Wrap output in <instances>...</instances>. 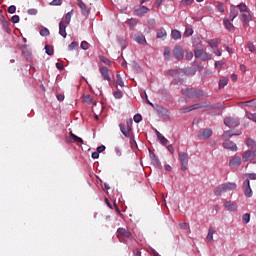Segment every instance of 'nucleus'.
<instances>
[{
	"label": "nucleus",
	"mask_w": 256,
	"mask_h": 256,
	"mask_svg": "<svg viewBox=\"0 0 256 256\" xmlns=\"http://www.w3.org/2000/svg\"><path fill=\"white\" fill-rule=\"evenodd\" d=\"M182 95L188 97L189 99H201L205 93L201 89L197 88H183L181 90Z\"/></svg>",
	"instance_id": "f257e3e1"
},
{
	"label": "nucleus",
	"mask_w": 256,
	"mask_h": 256,
	"mask_svg": "<svg viewBox=\"0 0 256 256\" xmlns=\"http://www.w3.org/2000/svg\"><path fill=\"white\" fill-rule=\"evenodd\" d=\"M168 75H170L171 77H174V79L172 80V84L173 85H183V75H185V72L183 71V69L178 68V69H171L168 70L167 72Z\"/></svg>",
	"instance_id": "f03ea898"
},
{
	"label": "nucleus",
	"mask_w": 256,
	"mask_h": 256,
	"mask_svg": "<svg viewBox=\"0 0 256 256\" xmlns=\"http://www.w3.org/2000/svg\"><path fill=\"white\" fill-rule=\"evenodd\" d=\"M121 237L131 239L133 237V234L131 233V231H129V229L120 227L117 229V239H119L120 243H125V240H123V238Z\"/></svg>",
	"instance_id": "7ed1b4c3"
},
{
	"label": "nucleus",
	"mask_w": 256,
	"mask_h": 256,
	"mask_svg": "<svg viewBox=\"0 0 256 256\" xmlns=\"http://www.w3.org/2000/svg\"><path fill=\"white\" fill-rule=\"evenodd\" d=\"M224 125L229 127L230 129H235V127H239L241 125V121L238 117H226L224 118Z\"/></svg>",
	"instance_id": "20e7f679"
},
{
	"label": "nucleus",
	"mask_w": 256,
	"mask_h": 256,
	"mask_svg": "<svg viewBox=\"0 0 256 256\" xmlns=\"http://www.w3.org/2000/svg\"><path fill=\"white\" fill-rule=\"evenodd\" d=\"M203 48H197L194 50V57L196 59H201L202 61H209L211 59V54L204 52Z\"/></svg>",
	"instance_id": "39448f33"
},
{
	"label": "nucleus",
	"mask_w": 256,
	"mask_h": 256,
	"mask_svg": "<svg viewBox=\"0 0 256 256\" xmlns=\"http://www.w3.org/2000/svg\"><path fill=\"white\" fill-rule=\"evenodd\" d=\"M256 150H247L242 154V159L244 162L250 161V163H256Z\"/></svg>",
	"instance_id": "423d86ee"
},
{
	"label": "nucleus",
	"mask_w": 256,
	"mask_h": 256,
	"mask_svg": "<svg viewBox=\"0 0 256 256\" xmlns=\"http://www.w3.org/2000/svg\"><path fill=\"white\" fill-rule=\"evenodd\" d=\"M178 157L181 163V171H185L189 165V154L185 152H179Z\"/></svg>",
	"instance_id": "0eeeda50"
},
{
	"label": "nucleus",
	"mask_w": 256,
	"mask_h": 256,
	"mask_svg": "<svg viewBox=\"0 0 256 256\" xmlns=\"http://www.w3.org/2000/svg\"><path fill=\"white\" fill-rule=\"evenodd\" d=\"M151 107L155 109L159 117H169V110L159 104H151Z\"/></svg>",
	"instance_id": "6e6552de"
},
{
	"label": "nucleus",
	"mask_w": 256,
	"mask_h": 256,
	"mask_svg": "<svg viewBox=\"0 0 256 256\" xmlns=\"http://www.w3.org/2000/svg\"><path fill=\"white\" fill-rule=\"evenodd\" d=\"M173 55L177 61L183 60V57H185V52L183 51V47L176 45L173 49Z\"/></svg>",
	"instance_id": "1a4fd4ad"
},
{
	"label": "nucleus",
	"mask_w": 256,
	"mask_h": 256,
	"mask_svg": "<svg viewBox=\"0 0 256 256\" xmlns=\"http://www.w3.org/2000/svg\"><path fill=\"white\" fill-rule=\"evenodd\" d=\"M149 155H150L152 165H154V167H157V169H163V165H161V161L159 160V157H157V155L154 154V152L151 151V149H149Z\"/></svg>",
	"instance_id": "9d476101"
},
{
	"label": "nucleus",
	"mask_w": 256,
	"mask_h": 256,
	"mask_svg": "<svg viewBox=\"0 0 256 256\" xmlns=\"http://www.w3.org/2000/svg\"><path fill=\"white\" fill-rule=\"evenodd\" d=\"M243 189L245 197H253V190L251 189V182L249 181V179H246L243 182Z\"/></svg>",
	"instance_id": "9b49d317"
},
{
	"label": "nucleus",
	"mask_w": 256,
	"mask_h": 256,
	"mask_svg": "<svg viewBox=\"0 0 256 256\" xmlns=\"http://www.w3.org/2000/svg\"><path fill=\"white\" fill-rule=\"evenodd\" d=\"M251 14L249 12H244L240 15V21L243 23V27L247 29L249 27V22L252 21Z\"/></svg>",
	"instance_id": "f8f14e48"
},
{
	"label": "nucleus",
	"mask_w": 256,
	"mask_h": 256,
	"mask_svg": "<svg viewBox=\"0 0 256 256\" xmlns=\"http://www.w3.org/2000/svg\"><path fill=\"white\" fill-rule=\"evenodd\" d=\"M149 13V7L141 6V7H134V15L136 17H143V15H147Z\"/></svg>",
	"instance_id": "ddd939ff"
},
{
	"label": "nucleus",
	"mask_w": 256,
	"mask_h": 256,
	"mask_svg": "<svg viewBox=\"0 0 256 256\" xmlns=\"http://www.w3.org/2000/svg\"><path fill=\"white\" fill-rule=\"evenodd\" d=\"M99 71L103 81H111V76L109 75V68H107V66L99 65Z\"/></svg>",
	"instance_id": "4468645a"
},
{
	"label": "nucleus",
	"mask_w": 256,
	"mask_h": 256,
	"mask_svg": "<svg viewBox=\"0 0 256 256\" xmlns=\"http://www.w3.org/2000/svg\"><path fill=\"white\" fill-rule=\"evenodd\" d=\"M78 1V7L81 9L82 15L87 17L91 13V8L87 7V4L83 2V0H77Z\"/></svg>",
	"instance_id": "2eb2a0df"
},
{
	"label": "nucleus",
	"mask_w": 256,
	"mask_h": 256,
	"mask_svg": "<svg viewBox=\"0 0 256 256\" xmlns=\"http://www.w3.org/2000/svg\"><path fill=\"white\" fill-rule=\"evenodd\" d=\"M119 129L124 137L129 138L133 135V130H130L124 123L119 124Z\"/></svg>",
	"instance_id": "dca6fc26"
},
{
	"label": "nucleus",
	"mask_w": 256,
	"mask_h": 256,
	"mask_svg": "<svg viewBox=\"0 0 256 256\" xmlns=\"http://www.w3.org/2000/svg\"><path fill=\"white\" fill-rule=\"evenodd\" d=\"M21 51H22V55L25 57L26 61H30L31 55H32L31 48H29L28 45H22Z\"/></svg>",
	"instance_id": "f3484780"
},
{
	"label": "nucleus",
	"mask_w": 256,
	"mask_h": 256,
	"mask_svg": "<svg viewBox=\"0 0 256 256\" xmlns=\"http://www.w3.org/2000/svg\"><path fill=\"white\" fill-rule=\"evenodd\" d=\"M232 22L233 21H231L228 18L223 19L225 29H227V31H229L230 33H235V26L233 25Z\"/></svg>",
	"instance_id": "a211bd4d"
},
{
	"label": "nucleus",
	"mask_w": 256,
	"mask_h": 256,
	"mask_svg": "<svg viewBox=\"0 0 256 256\" xmlns=\"http://www.w3.org/2000/svg\"><path fill=\"white\" fill-rule=\"evenodd\" d=\"M67 25L65 21H60L59 23V35L64 39L67 38Z\"/></svg>",
	"instance_id": "6ab92c4d"
},
{
	"label": "nucleus",
	"mask_w": 256,
	"mask_h": 256,
	"mask_svg": "<svg viewBox=\"0 0 256 256\" xmlns=\"http://www.w3.org/2000/svg\"><path fill=\"white\" fill-rule=\"evenodd\" d=\"M213 135V130L211 129H204L198 133L199 139H209Z\"/></svg>",
	"instance_id": "aec40b11"
},
{
	"label": "nucleus",
	"mask_w": 256,
	"mask_h": 256,
	"mask_svg": "<svg viewBox=\"0 0 256 256\" xmlns=\"http://www.w3.org/2000/svg\"><path fill=\"white\" fill-rule=\"evenodd\" d=\"M222 193H227V188L225 187V183L218 185L214 189V195H216V197H221Z\"/></svg>",
	"instance_id": "412c9836"
},
{
	"label": "nucleus",
	"mask_w": 256,
	"mask_h": 256,
	"mask_svg": "<svg viewBox=\"0 0 256 256\" xmlns=\"http://www.w3.org/2000/svg\"><path fill=\"white\" fill-rule=\"evenodd\" d=\"M222 147L224 149H228L230 151H237V144H235V142L233 141H226L222 144Z\"/></svg>",
	"instance_id": "4be33fe9"
},
{
	"label": "nucleus",
	"mask_w": 256,
	"mask_h": 256,
	"mask_svg": "<svg viewBox=\"0 0 256 256\" xmlns=\"http://www.w3.org/2000/svg\"><path fill=\"white\" fill-rule=\"evenodd\" d=\"M229 165L232 169H237V167L241 166V158L239 156L232 158L229 162Z\"/></svg>",
	"instance_id": "5701e85b"
},
{
	"label": "nucleus",
	"mask_w": 256,
	"mask_h": 256,
	"mask_svg": "<svg viewBox=\"0 0 256 256\" xmlns=\"http://www.w3.org/2000/svg\"><path fill=\"white\" fill-rule=\"evenodd\" d=\"M0 23L2 25V29H4V31H6V33H10L11 32V28H9V22H7V19H5L4 15H2L0 17Z\"/></svg>",
	"instance_id": "b1692460"
},
{
	"label": "nucleus",
	"mask_w": 256,
	"mask_h": 256,
	"mask_svg": "<svg viewBox=\"0 0 256 256\" xmlns=\"http://www.w3.org/2000/svg\"><path fill=\"white\" fill-rule=\"evenodd\" d=\"M238 15H239V10L237 9V7L232 6V7L230 8V16H229V19H230L231 21H235V19H237Z\"/></svg>",
	"instance_id": "393cba45"
},
{
	"label": "nucleus",
	"mask_w": 256,
	"mask_h": 256,
	"mask_svg": "<svg viewBox=\"0 0 256 256\" xmlns=\"http://www.w3.org/2000/svg\"><path fill=\"white\" fill-rule=\"evenodd\" d=\"M156 136L158 141H160V143H162V145H167V143H169V140L167 138H165V136H163V134H161V132H159L158 130H155Z\"/></svg>",
	"instance_id": "a878e982"
},
{
	"label": "nucleus",
	"mask_w": 256,
	"mask_h": 256,
	"mask_svg": "<svg viewBox=\"0 0 256 256\" xmlns=\"http://www.w3.org/2000/svg\"><path fill=\"white\" fill-rule=\"evenodd\" d=\"M136 43H139V45H147V39H145V35L138 34L135 36Z\"/></svg>",
	"instance_id": "bb28decb"
},
{
	"label": "nucleus",
	"mask_w": 256,
	"mask_h": 256,
	"mask_svg": "<svg viewBox=\"0 0 256 256\" xmlns=\"http://www.w3.org/2000/svg\"><path fill=\"white\" fill-rule=\"evenodd\" d=\"M224 207L228 209V211H237V204L234 202H225Z\"/></svg>",
	"instance_id": "cd10ccee"
},
{
	"label": "nucleus",
	"mask_w": 256,
	"mask_h": 256,
	"mask_svg": "<svg viewBox=\"0 0 256 256\" xmlns=\"http://www.w3.org/2000/svg\"><path fill=\"white\" fill-rule=\"evenodd\" d=\"M167 38V30L165 28H160L157 30V39Z\"/></svg>",
	"instance_id": "c85d7f7f"
},
{
	"label": "nucleus",
	"mask_w": 256,
	"mask_h": 256,
	"mask_svg": "<svg viewBox=\"0 0 256 256\" xmlns=\"http://www.w3.org/2000/svg\"><path fill=\"white\" fill-rule=\"evenodd\" d=\"M171 37L174 41H179L181 39V31L174 29L171 31Z\"/></svg>",
	"instance_id": "c756f323"
},
{
	"label": "nucleus",
	"mask_w": 256,
	"mask_h": 256,
	"mask_svg": "<svg viewBox=\"0 0 256 256\" xmlns=\"http://www.w3.org/2000/svg\"><path fill=\"white\" fill-rule=\"evenodd\" d=\"M224 186L226 187V192L235 191V189H237V184L235 182L224 183Z\"/></svg>",
	"instance_id": "7c9ffc66"
},
{
	"label": "nucleus",
	"mask_w": 256,
	"mask_h": 256,
	"mask_svg": "<svg viewBox=\"0 0 256 256\" xmlns=\"http://www.w3.org/2000/svg\"><path fill=\"white\" fill-rule=\"evenodd\" d=\"M236 7V9H238L240 11V13H247L249 12L248 8H247V4L246 3H240Z\"/></svg>",
	"instance_id": "2f4dec72"
},
{
	"label": "nucleus",
	"mask_w": 256,
	"mask_h": 256,
	"mask_svg": "<svg viewBox=\"0 0 256 256\" xmlns=\"http://www.w3.org/2000/svg\"><path fill=\"white\" fill-rule=\"evenodd\" d=\"M231 137H235V134L233 132H231V130L225 131L222 134L223 141H227V139H231Z\"/></svg>",
	"instance_id": "473e14b6"
},
{
	"label": "nucleus",
	"mask_w": 256,
	"mask_h": 256,
	"mask_svg": "<svg viewBox=\"0 0 256 256\" xmlns=\"http://www.w3.org/2000/svg\"><path fill=\"white\" fill-rule=\"evenodd\" d=\"M229 83V78L224 77L219 80V89H223V87H227V84Z\"/></svg>",
	"instance_id": "72a5a7b5"
},
{
	"label": "nucleus",
	"mask_w": 256,
	"mask_h": 256,
	"mask_svg": "<svg viewBox=\"0 0 256 256\" xmlns=\"http://www.w3.org/2000/svg\"><path fill=\"white\" fill-rule=\"evenodd\" d=\"M70 137L73 139V141H75L76 143H80L81 145H83V140L81 137L75 135L73 133V131H70Z\"/></svg>",
	"instance_id": "f704fd0d"
},
{
	"label": "nucleus",
	"mask_w": 256,
	"mask_h": 256,
	"mask_svg": "<svg viewBox=\"0 0 256 256\" xmlns=\"http://www.w3.org/2000/svg\"><path fill=\"white\" fill-rule=\"evenodd\" d=\"M70 137L73 139V141H75L76 143H80L81 145H83V140L81 137L75 135L73 133V131H70Z\"/></svg>",
	"instance_id": "c9c22d12"
},
{
	"label": "nucleus",
	"mask_w": 256,
	"mask_h": 256,
	"mask_svg": "<svg viewBox=\"0 0 256 256\" xmlns=\"http://www.w3.org/2000/svg\"><path fill=\"white\" fill-rule=\"evenodd\" d=\"M45 51H46V54L49 55V57H52V55H54V53H55V50L53 49V46H51V45H46Z\"/></svg>",
	"instance_id": "e433bc0d"
},
{
	"label": "nucleus",
	"mask_w": 256,
	"mask_h": 256,
	"mask_svg": "<svg viewBox=\"0 0 256 256\" xmlns=\"http://www.w3.org/2000/svg\"><path fill=\"white\" fill-rule=\"evenodd\" d=\"M246 117L247 119H249L250 121H254V123H256V113H251L249 111H246Z\"/></svg>",
	"instance_id": "4c0bfd02"
},
{
	"label": "nucleus",
	"mask_w": 256,
	"mask_h": 256,
	"mask_svg": "<svg viewBox=\"0 0 256 256\" xmlns=\"http://www.w3.org/2000/svg\"><path fill=\"white\" fill-rule=\"evenodd\" d=\"M73 17V10H71L70 12H68L66 15H65V21L64 23L66 25H69V23H71V18Z\"/></svg>",
	"instance_id": "58836bf2"
},
{
	"label": "nucleus",
	"mask_w": 256,
	"mask_h": 256,
	"mask_svg": "<svg viewBox=\"0 0 256 256\" xmlns=\"http://www.w3.org/2000/svg\"><path fill=\"white\" fill-rule=\"evenodd\" d=\"M246 145H247V147L255 148L256 147V142L252 138H247L246 139Z\"/></svg>",
	"instance_id": "ea45409f"
},
{
	"label": "nucleus",
	"mask_w": 256,
	"mask_h": 256,
	"mask_svg": "<svg viewBox=\"0 0 256 256\" xmlns=\"http://www.w3.org/2000/svg\"><path fill=\"white\" fill-rule=\"evenodd\" d=\"M83 102L91 105L93 103V97H91V95H85L83 96Z\"/></svg>",
	"instance_id": "a19ab883"
},
{
	"label": "nucleus",
	"mask_w": 256,
	"mask_h": 256,
	"mask_svg": "<svg viewBox=\"0 0 256 256\" xmlns=\"http://www.w3.org/2000/svg\"><path fill=\"white\" fill-rule=\"evenodd\" d=\"M127 23L131 27H135V25H137V23H139V20L137 18H131V19L127 20Z\"/></svg>",
	"instance_id": "79ce46f5"
},
{
	"label": "nucleus",
	"mask_w": 256,
	"mask_h": 256,
	"mask_svg": "<svg viewBox=\"0 0 256 256\" xmlns=\"http://www.w3.org/2000/svg\"><path fill=\"white\" fill-rule=\"evenodd\" d=\"M116 79H117V85H119L120 87H125V83L123 82V78L121 77V74H117Z\"/></svg>",
	"instance_id": "37998d69"
},
{
	"label": "nucleus",
	"mask_w": 256,
	"mask_h": 256,
	"mask_svg": "<svg viewBox=\"0 0 256 256\" xmlns=\"http://www.w3.org/2000/svg\"><path fill=\"white\" fill-rule=\"evenodd\" d=\"M242 221L245 224L249 223V221H251V214L249 213L243 214Z\"/></svg>",
	"instance_id": "c03bdc74"
},
{
	"label": "nucleus",
	"mask_w": 256,
	"mask_h": 256,
	"mask_svg": "<svg viewBox=\"0 0 256 256\" xmlns=\"http://www.w3.org/2000/svg\"><path fill=\"white\" fill-rule=\"evenodd\" d=\"M157 25V22L155 21V18H151L148 20V26L150 27V29H155Z\"/></svg>",
	"instance_id": "a18cd8bd"
},
{
	"label": "nucleus",
	"mask_w": 256,
	"mask_h": 256,
	"mask_svg": "<svg viewBox=\"0 0 256 256\" xmlns=\"http://www.w3.org/2000/svg\"><path fill=\"white\" fill-rule=\"evenodd\" d=\"M221 107H222L221 103H217L214 105H211V103H210V106H208V111H213L215 109H221Z\"/></svg>",
	"instance_id": "49530a36"
},
{
	"label": "nucleus",
	"mask_w": 256,
	"mask_h": 256,
	"mask_svg": "<svg viewBox=\"0 0 256 256\" xmlns=\"http://www.w3.org/2000/svg\"><path fill=\"white\" fill-rule=\"evenodd\" d=\"M208 44L210 45V47H215V48H217V47H219V40L218 39H216V40H209L208 41Z\"/></svg>",
	"instance_id": "de8ad7c7"
},
{
	"label": "nucleus",
	"mask_w": 256,
	"mask_h": 256,
	"mask_svg": "<svg viewBox=\"0 0 256 256\" xmlns=\"http://www.w3.org/2000/svg\"><path fill=\"white\" fill-rule=\"evenodd\" d=\"M99 59L102 63H104L105 65H111V60H109V58L105 57V56H99Z\"/></svg>",
	"instance_id": "09e8293b"
},
{
	"label": "nucleus",
	"mask_w": 256,
	"mask_h": 256,
	"mask_svg": "<svg viewBox=\"0 0 256 256\" xmlns=\"http://www.w3.org/2000/svg\"><path fill=\"white\" fill-rule=\"evenodd\" d=\"M77 47H79V43L74 41L68 45V51H74V49H77Z\"/></svg>",
	"instance_id": "8fccbe9b"
},
{
	"label": "nucleus",
	"mask_w": 256,
	"mask_h": 256,
	"mask_svg": "<svg viewBox=\"0 0 256 256\" xmlns=\"http://www.w3.org/2000/svg\"><path fill=\"white\" fill-rule=\"evenodd\" d=\"M193 33H194L193 28L187 27V28L185 29L184 36H185V37H191V35H193Z\"/></svg>",
	"instance_id": "3c124183"
},
{
	"label": "nucleus",
	"mask_w": 256,
	"mask_h": 256,
	"mask_svg": "<svg viewBox=\"0 0 256 256\" xmlns=\"http://www.w3.org/2000/svg\"><path fill=\"white\" fill-rule=\"evenodd\" d=\"M113 95H114L115 99H123V91H121V90L114 91Z\"/></svg>",
	"instance_id": "603ef678"
},
{
	"label": "nucleus",
	"mask_w": 256,
	"mask_h": 256,
	"mask_svg": "<svg viewBox=\"0 0 256 256\" xmlns=\"http://www.w3.org/2000/svg\"><path fill=\"white\" fill-rule=\"evenodd\" d=\"M40 35H41L42 37H49V35H50L49 29H47V28L41 29V30H40Z\"/></svg>",
	"instance_id": "864d4df0"
},
{
	"label": "nucleus",
	"mask_w": 256,
	"mask_h": 256,
	"mask_svg": "<svg viewBox=\"0 0 256 256\" xmlns=\"http://www.w3.org/2000/svg\"><path fill=\"white\" fill-rule=\"evenodd\" d=\"M214 233H215V230H213V228H209V231H208V234H207L208 241H212L213 240Z\"/></svg>",
	"instance_id": "5fc2aeb1"
},
{
	"label": "nucleus",
	"mask_w": 256,
	"mask_h": 256,
	"mask_svg": "<svg viewBox=\"0 0 256 256\" xmlns=\"http://www.w3.org/2000/svg\"><path fill=\"white\" fill-rule=\"evenodd\" d=\"M191 111H193L192 108H191V106H188V107L180 108V109H179V112L182 113V114L191 113Z\"/></svg>",
	"instance_id": "6e6d98bb"
},
{
	"label": "nucleus",
	"mask_w": 256,
	"mask_h": 256,
	"mask_svg": "<svg viewBox=\"0 0 256 256\" xmlns=\"http://www.w3.org/2000/svg\"><path fill=\"white\" fill-rule=\"evenodd\" d=\"M81 49H83V51H87V49H89V42L88 41H82L80 44Z\"/></svg>",
	"instance_id": "4d7b16f0"
},
{
	"label": "nucleus",
	"mask_w": 256,
	"mask_h": 256,
	"mask_svg": "<svg viewBox=\"0 0 256 256\" xmlns=\"http://www.w3.org/2000/svg\"><path fill=\"white\" fill-rule=\"evenodd\" d=\"M133 120L136 123H141V121H143V116H141V114H135Z\"/></svg>",
	"instance_id": "13d9d810"
},
{
	"label": "nucleus",
	"mask_w": 256,
	"mask_h": 256,
	"mask_svg": "<svg viewBox=\"0 0 256 256\" xmlns=\"http://www.w3.org/2000/svg\"><path fill=\"white\" fill-rule=\"evenodd\" d=\"M126 127H127L128 129H130V131H133V120H132V119H128V120L126 121Z\"/></svg>",
	"instance_id": "bf43d9fd"
},
{
	"label": "nucleus",
	"mask_w": 256,
	"mask_h": 256,
	"mask_svg": "<svg viewBox=\"0 0 256 256\" xmlns=\"http://www.w3.org/2000/svg\"><path fill=\"white\" fill-rule=\"evenodd\" d=\"M216 7L219 13H225V8L223 7V4L221 2H219Z\"/></svg>",
	"instance_id": "052dcab7"
},
{
	"label": "nucleus",
	"mask_w": 256,
	"mask_h": 256,
	"mask_svg": "<svg viewBox=\"0 0 256 256\" xmlns=\"http://www.w3.org/2000/svg\"><path fill=\"white\" fill-rule=\"evenodd\" d=\"M17 11V7L15 5H11L8 8V13H10L11 15H13V13H15Z\"/></svg>",
	"instance_id": "680f3d73"
},
{
	"label": "nucleus",
	"mask_w": 256,
	"mask_h": 256,
	"mask_svg": "<svg viewBox=\"0 0 256 256\" xmlns=\"http://www.w3.org/2000/svg\"><path fill=\"white\" fill-rule=\"evenodd\" d=\"M171 55V49L165 48L164 50V58L169 59V56Z\"/></svg>",
	"instance_id": "e2e57ef3"
},
{
	"label": "nucleus",
	"mask_w": 256,
	"mask_h": 256,
	"mask_svg": "<svg viewBox=\"0 0 256 256\" xmlns=\"http://www.w3.org/2000/svg\"><path fill=\"white\" fill-rule=\"evenodd\" d=\"M20 21V18H19V15H14L11 17V22L16 24V23H19Z\"/></svg>",
	"instance_id": "0e129e2a"
},
{
	"label": "nucleus",
	"mask_w": 256,
	"mask_h": 256,
	"mask_svg": "<svg viewBox=\"0 0 256 256\" xmlns=\"http://www.w3.org/2000/svg\"><path fill=\"white\" fill-rule=\"evenodd\" d=\"M190 107L192 111H196V109H201V103L192 104Z\"/></svg>",
	"instance_id": "69168bd1"
},
{
	"label": "nucleus",
	"mask_w": 256,
	"mask_h": 256,
	"mask_svg": "<svg viewBox=\"0 0 256 256\" xmlns=\"http://www.w3.org/2000/svg\"><path fill=\"white\" fill-rule=\"evenodd\" d=\"M28 15H37L38 11L35 8H30L27 11Z\"/></svg>",
	"instance_id": "338daca9"
},
{
	"label": "nucleus",
	"mask_w": 256,
	"mask_h": 256,
	"mask_svg": "<svg viewBox=\"0 0 256 256\" xmlns=\"http://www.w3.org/2000/svg\"><path fill=\"white\" fill-rule=\"evenodd\" d=\"M180 229H189V223L183 222L179 224Z\"/></svg>",
	"instance_id": "774afa93"
}]
</instances>
